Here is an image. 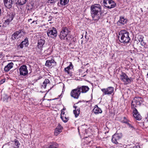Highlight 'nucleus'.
<instances>
[{"label":"nucleus","instance_id":"f257e3e1","mask_svg":"<svg viewBox=\"0 0 148 148\" xmlns=\"http://www.w3.org/2000/svg\"><path fill=\"white\" fill-rule=\"evenodd\" d=\"M91 16L94 20H98L101 17L102 7L99 4L92 5L90 7Z\"/></svg>","mask_w":148,"mask_h":148},{"label":"nucleus","instance_id":"f03ea898","mask_svg":"<svg viewBox=\"0 0 148 148\" xmlns=\"http://www.w3.org/2000/svg\"><path fill=\"white\" fill-rule=\"evenodd\" d=\"M129 33L125 30H121L119 33V41L121 43L128 42L130 40L129 37Z\"/></svg>","mask_w":148,"mask_h":148},{"label":"nucleus","instance_id":"7ed1b4c3","mask_svg":"<svg viewBox=\"0 0 148 148\" xmlns=\"http://www.w3.org/2000/svg\"><path fill=\"white\" fill-rule=\"evenodd\" d=\"M120 78L124 84L127 85L131 82L132 80L131 77L129 78L127 75L124 73H122L120 75Z\"/></svg>","mask_w":148,"mask_h":148},{"label":"nucleus","instance_id":"20e7f679","mask_svg":"<svg viewBox=\"0 0 148 148\" xmlns=\"http://www.w3.org/2000/svg\"><path fill=\"white\" fill-rule=\"evenodd\" d=\"M69 32L67 27H63L59 35L60 38L62 40H67V36Z\"/></svg>","mask_w":148,"mask_h":148},{"label":"nucleus","instance_id":"39448f33","mask_svg":"<svg viewBox=\"0 0 148 148\" xmlns=\"http://www.w3.org/2000/svg\"><path fill=\"white\" fill-rule=\"evenodd\" d=\"M80 88L78 86L76 88L72 90L70 93L71 96L74 99H78L81 93Z\"/></svg>","mask_w":148,"mask_h":148},{"label":"nucleus","instance_id":"423d86ee","mask_svg":"<svg viewBox=\"0 0 148 148\" xmlns=\"http://www.w3.org/2000/svg\"><path fill=\"white\" fill-rule=\"evenodd\" d=\"M143 102V99L140 97H136L132 101L131 106L132 108H134L137 106H139Z\"/></svg>","mask_w":148,"mask_h":148},{"label":"nucleus","instance_id":"0eeeda50","mask_svg":"<svg viewBox=\"0 0 148 148\" xmlns=\"http://www.w3.org/2000/svg\"><path fill=\"white\" fill-rule=\"evenodd\" d=\"M103 4L105 7L109 9L114 8L116 5V3L112 0H104Z\"/></svg>","mask_w":148,"mask_h":148},{"label":"nucleus","instance_id":"6e6552de","mask_svg":"<svg viewBox=\"0 0 148 148\" xmlns=\"http://www.w3.org/2000/svg\"><path fill=\"white\" fill-rule=\"evenodd\" d=\"M122 135L121 133H116L112 136V143L115 144H118L119 140L122 138Z\"/></svg>","mask_w":148,"mask_h":148},{"label":"nucleus","instance_id":"1a4fd4ad","mask_svg":"<svg viewBox=\"0 0 148 148\" xmlns=\"http://www.w3.org/2000/svg\"><path fill=\"white\" fill-rule=\"evenodd\" d=\"M114 88L112 87H109L107 88L101 89L103 95H109L112 93L114 91Z\"/></svg>","mask_w":148,"mask_h":148},{"label":"nucleus","instance_id":"9d476101","mask_svg":"<svg viewBox=\"0 0 148 148\" xmlns=\"http://www.w3.org/2000/svg\"><path fill=\"white\" fill-rule=\"evenodd\" d=\"M20 75L25 76L28 74V70L27 66L25 65L21 66L19 69Z\"/></svg>","mask_w":148,"mask_h":148},{"label":"nucleus","instance_id":"9b49d317","mask_svg":"<svg viewBox=\"0 0 148 148\" xmlns=\"http://www.w3.org/2000/svg\"><path fill=\"white\" fill-rule=\"evenodd\" d=\"M47 34L48 36L56 37L57 35V31L56 29L54 27L49 29L47 32Z\"/></svg>","mask_w":148,"mask_h":148},{"label":"nucleus","instance_id":"f8f14e48","mask_svg":"<svg viewBox=\"0 0 148 148\" xmlns=\"http://www.w3.org/2000/svg\"><path fill=\"white\" fill-rule=\"evenodd\" d=\"M23 32L22 30H19L18 31H16L12 35L11 38L13 40H15L21 36V34Z\"/></svg>","mask_w":148,"mask_h":148},{"label":"nucleus","instance_id":"ddd939ff","mask_svg":"<svg viewBox=\"0 0 148 148\" xmlns=\"http://www.w3.org/2000/svg\"><path fill=\"white\" fill-rule=\"evenodd\" d=\"M56 62L53 59L47 60L46 61L45 65L49 67H52L56 65Z\"/></svg>","mask_w":148,"mask_h":148},{"label":"nucleus","instance_id":"4468645a","mask_svg":"<svg viewBox=\"0 0 148 148\" xmlns=\"http://www.w3.org/2000/svg\"><path fill=\"white\" fill-rule=\"evenodd\" d=\"M133 115L134 117L137 120H140L141 119V116L139 114L137 110L135 108H133Z\"/></svg>","mask_w":148,"mask_h":148},{"label":"nucleus","instance_id":"2eb2a0df","mask_svg":"<svg viewBox=\"0 0 148 148\" xmlns=\"http://www.w3.org/2000/svg\"><path fill=\"white\" fill-rule=\"evenodd\" d=\"M45 43V40H44L40 39L39 40L38 42L37 47L40 50H42L43 47V45Z\"/></svg>","mask_w":148,"mask_h":148},{"label":"nucleus","instance_id":"dca6fc26","mask_svg":"<svg viewBox=\"0 0 148 148\" xmlns=\"http://www.w3.org/2000/svg\"><path fill=\"white\" fill-rule=\"evenodd\" d=\"M62 127L59 124L57 127L55 129L54 133V135L56 136H57L62 132Z\"/></svg>","mask_w":148,"mask_h":148},{"label":"nucleus","instance_id":"f3484780","mask_svg":"<svg viewBox=\"0 0 148 148\" xmlns=\"http://www.w3.org/2000/svg\"><path fill=\"white\" fill-rule=\"evenodd\" d=\"M93 112L95 114H98L101 113L102 111L101 109L99 108L97 105H95L93 110Z\"/></svg>","mask_w":148,"mask_h":148},{"label":"nucleus","instance_id":"a211bd4d","mask_svg":"<svg viewBox=\"0 0 148 148\" xmlns=\"http://www.w3.org/2000/svg\"><path fill=\"white\" fill-rule=\"evenodd\" d=\"M4 3L5 7L8 8L12 7V0H4Z\"/></svg>","mask_w":148,"mask_h":148},{"label":"nucleus","instance_id":"6ab92c4d","mask_svg":"<svg viewBox=\"0 0 148 148\" xmlns=\"http://www.w3.org/2000/svg\"><path fill=\"white\" fill-rule=\"evenodd\" d=\"M14 66V64L13 62H11L9 63L4 68V71L5 72L8 71L11 69L13 68Z\"/></svg>","mask_w":148,"mask_h":148},{"label":"nucleus","instance_id":"aec40b11","mask_svg":"<svg viewBox=\"0 0 148 148\" xmlns=\"http://www.w3.org/2000/svg\"><path fill=\"white\" fill-rule=\"evenodd\" d=\"M79 88H80L81 92L86 93L89 90V88L87 86H78Z\"/></svg>","mask_w":148,"mask_h":148},{"label":"nucleus","instance_id":"412c9836","mask_svg":"<svg viewBox=\"0 0 148 148\" xmlns=\"http://www.w3.org/2000/svg\"><path fill=\"white\" fill-rule=\"evenodd\" d=\"M14 17V15L13 14H11L7 16V19L5 21V23L7 24H9V23L11 22L13 19Z\"/></svg>","mask_w":148,"mask_h":148},{"label":"nucleus","instance_id":"4be33fe9","mask_svg":"<svg viewBox=\"0 0 148 148\" xmlns=\"http://www.w3.org/2000/svg\"><path fill=\"white\" fill-rule=\"evenodd\" d=\"M127 19L123 16H121L118 22L122 25H124L127 23Z\"/></svg>","mask_w":148,"mask_h":148},{"label":"nucleus","instance_id":"5701e85b","mask_svg":"<svg viewBox=\"0 0 148 148\" xmlns=\"http://www.w3.org/2000/svg\"><path fill=\"white\" fill-rule=\"evenodd\" d=\"M58 145L57 143L52 142L49 143L48 148H58Z\"/></svg>","mask_w":148,"mask_h":148},{"label":"nucleus","instance_id":"b1692460","mask_svg":"<svg viewBox=\"0 0 148 148\" xmlns=\"http://www.w3.org/2000/svg\"><path fill=\"white\" fill-rule=\"evenodd\" d=\"M13 148H19V147L20 145V143L18 140H15L13 142Z\"/></svg>","mask_w":148,"mask_h":148},{"label":"nucleus","instance_id":"393cba45","mask_svg":"<svg viewBox=\"0 0 148 148\" xmlns=\"http://www.w3.org/2000/svg\"><path fill=\"white\" fill-rule=\"evenodd\" d=\"M70 64L69 65L67 66L66 68L64 69V70L65 72H67L69 73V71L70 69H71L73 68V66L71 62L70 63Z\"/></svg>","mask_w":148,"mask_h":148},{"label":"nucleus","instance_id":"a878e982","mask_svg":"<svg viewBox=\"0 0 148 148\" xmlns=\"http://www.w3.org/2000/svg\"><path fill=\"white\" fill-rule=\"evenodd\" d=\"M49 82L50 81L48 79H45L42 85V87H43L45 88H46L47 84H49Z\"/></svg>","mask_w":148,"mask_h":148},{"label":"nucleus","instance_id":"bb28decb","mask_svg":"<svg viewBox=\"0 0 148 148\" xmlns=\"http://www.w3.org/2000/svg\"><path fill=\"white\" fill-rule=\"evenodd\" d=\"M80 108H78L77 110H73V113L75 115V117H77L79 115L80 113Z\"/></svg>","mask_w":148,"mask_h":148},{"label":"nucleus","instance_id":"cd10ccee","mask_svg":"<svg viewBox=\"0 0 148 148\" xmlns=\"http://www.w3.org/2000/svg\"><path fill=\"white\" fill-rule=\"evenodd\" d=\"M62 116H60L61 118L64 122H66L69 120V117L66 116V115Z\"/></svg>","mask_w":148,"mask_h":148},{"label":"nucleus","instance_id":"c85d7f7f","mask_svg":"<svg viewBox=\"0 0 148 148\" xmlns=\"http://www.w3.org/2000/svg\"><path fill=\"white\" fill-rule=\"evenodd\" d=\"M69 0H60V3L62 6L65 5L67 4L69 2Z\"/></svg>","mask_w":148,"mask_h":148},{"label":"nucleus","instance_id":"c756f323","mask_svg":"<svg viewBox=\"0 0 148 148\" xmlns=\"http://www.w3.org/2000/svg\"><path fill=\"white\" fill-rule=\"evenodd\" d=\"M21 42L23 44V45H25V46H27L28 45V38H26L25 40Z\"/></svg>","mask_w":148,"mask_h":148},{"label":"nucleus","instance_id":"7c9ffc66","mask_svg":"<svg viewBox=\"0 0 148 148\" xmlns=\"http://www.w3.org/2000/svg\"><path fill=\"white\" fill-rule=\"evenodd\" d=\"M27 0H18V4L20 5H23L25 4Z\"/></svg>","mask_w":148,"mask_h":148},{"label":"nucleus","instance_id":"2f4dec72","mask_svg":"<svg viewBox=\"0 0 148 148\" xmlns=\"http://www.w3.org/2000/svg\"><path fill=\"white\" fill-rule=\"evenodd\" d=\"M129 122V121H128L127 119L124 117V118L121 121V122L123 123H125L126 124H127Z\"/></svg>","mask_w":148,"mask_h":148},{"label":"nucleus","instance_id":"473e14b6","mask_svg":"<svg viewBox=\"0 0 148 148\" xmlns=\"http://www.w3.org/2000/svg\"><path fill=\"white\" fill-rule=\"evenodd\" d=\"M127 125L130 128V129H131L132 130L134 129V128L133 125L130 124L129 122L127 124Z\"/></svg>","mask_w":148,"mask_h":148},{"label":"nucleus","instance_id":"72a5a7b5","mask_svg":"<svg viewBox=\"0 0 148 148\" xmlns=\"http://www.w3.org/2000/svg\"><path fill=\"white\" fill-rule=\"evenodd\" d=\"M45 52L48 55H49L51 54V49L49 48H48L47 50L45 51Z\"/></svg>","mask_w":148,"mask_h":148},{"label":"nucleus","instance_id":"f704fd0d","mask_svg":"<svg viewBox=\"0 0 148 148\" xmlns=\"http://www.w3.org/2000/svg\"><path fill=\"white\" fill-rule=\"evenodd\" d=\"M11 99V97L10 96H6L5 98H3V100L4 101H5L7 102L8 101V100L9 98Z\"/></svg>","mask_w":148,"mask_h":148},{"label":"nucleus","instance_id":"c9c22d12","mask_svg":"<svg viewBox=\"0 0 148 148\" xmlns=\"http://www.w3.org/2000/svg\"><path fill=\"white\" fill-rule=\"evenodd\" d=\"M24 47V45L21 42L19 45H18L17 48L18 49H22Z\"/></svg>","mask_w":148,"mask_h":148},{"label":"nucleus","instance_id":"e433bc0d","mask_svg":"<svg viewBox=\"0 0 148 148\" xmlns=\"http://www.w3.org/2000/svg\"><path fill=\"white\" fill-rule=\"evenodd\" d=\"M56 0H49V3H53L56 2Z\"/></svg>","mask_w":148,"mask_h":148},{"label":"nucleus","instance_id":"4c0bfd02","mask_svg":"<svg viewBox=\"0 0 148 148\" xmlns=\"http://www.w3.org/2000/svg\"><path fill=\"white\" fill-rule=\"evenodd\" d=\"M65 112L64 111H63L62 110L61 113V116H62V115H66V114H65Z\"/></svg>","mask_w":148,"mask_h":148},{"label":"nucleus","instance_id":"58836bf2","mask_svg":"<svg viewBox=\"0 0 148 148\" xmlns=\"http://www.w3.org/2000/svg\"><path fill=\"white\" fill-rule=\"evenodd\" d=\"M5 79H3L1 80L0 81V83L3 84L5 82Z\"/></svg>","mask_w":148,"mask_h":148},{"label":"nucleus","instance_id":"ea45409f","mask_svg":"<svg viewBox=\"0 0 148 148\" xmlns=\"http://www.w3.org/2000/svg\"><path fill=\"white\" fill-rule=\"evenodd\" d=\"M143 38L141 37H140L139 38V41L140 42V41L141 42V41H143Z\"/></svg>","mask_w":148,"mask_h":148},{"label":"nucleus","instance_id":"a19ab883","mask_svg":"<svg viewBox=\"0 0 148 148\" xmlns=\"http://www.w3.org/2000/svg\"><path fill=\"white\" fill-rule=\"evenodd\" d=\"M131 148H139V146H134L133 147H132Z\"/></svg>","mask_w":148,"mask_h":148},{"label":"nucleus","instance_id":"79ce46f5","mask_svg":"<svg viewBox=\"0 0 148 148\" xmlns=\"http://www.w3.org/2000/svg\"><path fill=\"white\" fill-rule=\"evenodd\" d=\"M73 108L75 109V110H77V106H76L74 105L73 106Z\"/></svg>","mask_w":148,"mask_h":148},{"label":"nucleus","instance_id":"37998d69","mask_svg":"<svg viewBox=\"0 0 148 148\" xmlns=\"http://www.w3.org/2000/svg\"><path fill=\"white\" fill-rule=\"evenodd\" d=\"M1 10L0 9V16H1Z\"/></svg>","mask_w":148,"mask_h":148},{"label":"nucleus","instance_id":"c03bdc74","mask_svg":"<svg viewBox=\"0 0 148 148\" xmlns=\"http://www.w3.org/2000/svg\"><path fill=\"white\" fill-rule=\"evenodd\" d=\"M32 19L30 18L28 19V21L29 22H30L31 21H32Z\"/></svg>","mask_w":148,"mask_h":148},{"label":"nucleus","instance_id":"a18cd8bd","mask_svg":"<svg viewBox=\"0 0 148 148\" xmlns=\"http://www.w3.org/2000/svg\"><path fill=\"white\" fill-rule=\"evenodd\" d=\"M96 148H102L100 147L99 146H97L96 147Z\"/></svg>","mask_w":148,"mask_h":148},{"label":"nucleus","instance_id":"49530a36","mask_svg":"<svg viewBox=\"0 0 148 148\" xmlns=\"http://www.w3.org/2000/svg\"><path fill=\"white\" fill-rule=\"evenodd\" d=\"M41 77H40V78H38L37 80H39L41 78Z\"/></svg>","mask_w":148,"mask_h":148},{"label":"nucleus","instance_id":"de8ad7c7","mask_svg":"<svg viewBox=\"0 0 148 148\" xmlns=\"http://www.w3.org/2000/svg\"><path fill=\"white\" fill-rule=\"evenodd\" d=\"M147 121H148V116H147Z\"/></svg>","mask_w":148,"mask_h":148},{"label":"nucleus","instance_id":"09e8293b","mask_svg":"<svg viewBox=\"0 0 148 148\" xmlns=\"http://www.w3.org/2000/svg\"><path fill=\"white\" fill-rule=\"evenodd\" d=\"M34 22H35V21H34L32 22V23H34Z\"/></svg>","mask_w":148,"mask_h":148},{"label":"nucleus","instance_id":"8fccbe9b","mask_svg":"<svg viewBox=\"0 0 148 148\" xmlns=\"http://www.w3.org/2000/svg\"><path fill=\"white\" fill-rule=\"evenodd\" d=\"M88 64H89L87 63V64H86V65H88Z\"/></svg>","mask_w":148,"mask_h":148},{"label":"nucleus","instance_id":"3c124183","mask_svg":"<svg viewBox=\"0 0 148 148\" xmlns=\"http://www.w3.org/2000/svg\"><path fill=\"white\" fill-rule=\"evenodd\" d=\"M78 131H79V129L78 128Z\"/></svg>","mask_w":148,"mask_h":148}]
</instances>
